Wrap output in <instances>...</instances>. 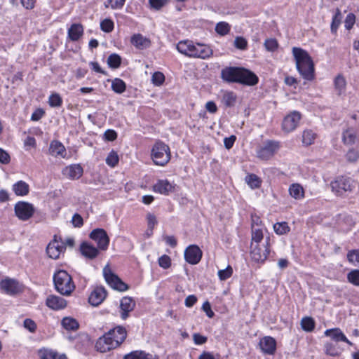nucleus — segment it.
Instances as JSON below:
<instances>
[{
  "label": "nucleus",
  "instance_id": "nucleus-1",
  "mask_svg": "<svg viewBox=\"0 0 359 359\" xmlns=\"http://www.w3.org/2000/svg\"><path fill=\"white\" fill-rule=\"evenodd\" d=\"M221 78L227 83H238L246 86H255L259 81L258 77L251 71L235 67L222 69Z\"/></svg>",
  "mask_w": 359,
  "mask_h": 359
},
{
  "label": "nucleus",
  "instance_id": "nucleus-2",
  "mask_svg": "<svg viewBox=\"0 0 359 359\" xmlns=\"http://www.w3.org/2000/svg\"><path fill=\"white\" fill-rule=\"evenodd\" d=\"M177 50L189 57L205 60L213 54L212 48L204 43H194L193 41H180L176 46Z\"/></svg>",
  "mask_w": 359,
  "mask_h": 359
},
{
  "label": "nucleus",
  "instance_id": "nucleus-3",
  "mask_svg": "<svg viewBox=\"0 0 359 359\" xmlns=\"http://www.w3.org/2000/svg\"><path fill=\"white\" fill-rule=\"evenodd\" d=\"M292 52L299 74L306 80H313L314 78V64L308 52L297 47H293Z\"/></svg>",
  "mask_w": 359,
  "mask_h": 359
},
{
  "label": "nucleus",
  "instance_id": "nucleus-4",
  "mask_svg": "<svg viewBox=\"0 0 359 359\" xmlns=\"http://www.w3.org/2000/svg\"><path fill=\"white\" fill-rule=\"evenodd\" d=\"M55 290L62 295L69 296L75 289L71 276L64 270H59L53 275Z\"/></svg>",
  "mask_w": 359,
  "mask_h": 359
},
{
  "label": "nucleus",
  "instance_id": "nucleus-5",
  "mask_svg": "<svg viewBox=\"0 0 359 359\" xmlns=\"http://www.w3.org/2000/svg\"><path fill=\"white\" fill-rule=\"evenodd\" d=\"M356 183L351 177L339 176L330 183L332 191L337 196H346L355 187Z\"/></svg>",
  "mask_w": 359,
  "mask_h": 359
},
{
  "label": "nucleus",
  "instance_id": "nucleus-6",
  "mask_svg": "<svg viewBox=\"0 0 359 359\" xmlns=\"http://www.w3.org/2000/svg\"><path fill=\"white\" fill-rule=\"evenodd\" d=\"M154 163L160 166H164L170 160L169 147L163 142H156L153 146L151 153Z\"/></svg>",
  "mask_w": 359,
  "mask_h": 359
},
{
  "label": "nucleus",
  "instance_id": "nucleus-7",
  "mask_svg": "<svg viewBox=\"0 0 359 359\" xmlns=\"http://www.w3.org/2000/svg\"><path fill=\"white\" fill-rule=\"evenodd\" d=\"M280 147L279 142L267 140L257 150V156L262 160H268L274 156Z\"/></svg>",
  "mask_w": 359,
  "mask_h": 359
},
{
  "label": "nucleus",
  "instance_id": "nucleus-8",
  "mask_svg": "<svg viewBox=\"0 0 359 359\" xmlns=\"http://www.w3.org/2000/svg\"><path fill=\"white\" fill-rule=\"evenodd\" d=\"M270 238L267 237L265 240V244L262 248L259 245H251L250 257L251 259L258 263H264L268 257L270 252Z\"/></svg>",
  "mask_w": 359,
  "mask_h": 359
},
{
  "label": "nucleus",
  "instance_id": "nucleus-9",
  "mask_svg": "<svg viewBox=\"0 0 359 359\" xmlns=\"http://www.w3.org/2000/svg\"><path fill=\"white\" fill-rule=\"evenodd\" d=\"M103 275L106 282L113 289L121 292H124L128 289V285L112 273L108 265L103 269Z\"/></svg>",
  "mask_w": 359,
  "mask_h": 359
},
{
  "label": "nucleus",
  "instance_id": "nucleus-10",
  "mask_svg": "<svg viewBox=\"0 0 359 359\" xmlns=\"http://www.w3.org/2000/svg\"><path fill=\"white\" fill-rule=\"evenodd\" d=\"M0 288L6 294L14 296L23 291V286L18 280L6 278L0 282Z\"/></svg>",
  "mask_w": 359,
  "mask_h": 359
},
{
  "label": "nucleus",
  "instance_id": "nucleus-11",
  "mask_svg": "<svg viewBox=\"0 0 359 359\" xmlns=\"http://www.w3.org/2000/svg\"><path fill=\"white\" fill-rule=\"evenodd\" d=\"M15 215L22 221H27L32 217L34 208L32 204L25 201L18 202L14 207Z\"/></svg>",
  "mask_w": 359,
  "mask_h": 359
},
{
  "label": "nucleus",
  "instance_id": "nucleus-12",
  "mask_svg": "<svg viewBox=\"0 0 359 359\" xmlns=\"http://www.w3.org/2000/svg\"><path fill=\"white\" fill-rule=\"evenodd\" d=\"M90 238L95 241L97 248L100 250H107L109 244V238L103 229H95L90 233Z\"/></svg>",
  "mask_w": 359,
  "mask_h": 359
},
{
  "label": "nucleus",
  "instance_id": "nucleus-13",
  "mask_svg": "<svg viewBox=\"0 0 359 359\" xmlns=\"http://www.w3.org/2000/svg\"><path fill=\"white\" fill-rule=\"evenodd\" d=\"M110 334L111 333L107 332L97 339L95 344L97 351L106 353L117 347V343L112 341Z\"/></svg>",
  "mask_w": 359,
  "mask_h": 359
},
{
  "label": "nucleus",
  "instance_id": "nucleus-14",
  "mask_svg": "<svg viewBox=\"0 0 359 359\" xmlns=\"http://www.w3.org/2000/svg\"><path fill=\"white\" fill-rule=\"evenodd\" d=\"M203 252L198 246L191 245L184 251L185 260L191 264H198L202 257Z\"/></svg>",
  "mask_w": 359,
  "mask_h": 359
},
{
  "label": "nucleus",
  "instance_id": "nucleus-15",
  "mask_svg": "<svg viewBox=\"0 0 359 359\" xmlns=\"http://www.w3.org/2000/svg\"><path fill=\"white\" fill-rule=\"evenodd\" d=\"M301 118V115L298 111H294L283 119L282 128L286 133L293 131L297 126Z\"/></svg>",
  "mask_w": 359,
  "mask_h": 359
},
{
  "label": "nucleus",
  "instance_id": "nucleus-16",
  "mask_svg": "<svg viewBox=\"0 0 359 359\" xmlns=\"http://www.w3.org/2000/svg\"><path fill=\"white\" fill-rule=\"evenodd\" d=\"M65 248L63 242L57 241L55 236V238L48 245L46 252L49 257L56 259L59 258L60 255L65 251Z\"/></svg>",
  "mask_w": 359,
  "mask_h": 359
},
{
  "label": "nucleus",
  "instance_id": "nucleus-17",
  "mask_svg": "<svg viewBox=\"0 0 359 359\" xmlns=\"http://www.w3.org/2000/svg\"><path fill=\"white\" fill-rule=\"evenodd\" d=\"M107 292L102 286H97L91 292L88 302L93 306H99L106 298Z\"/></svg>",
  "mask_w": 359,
  "mask_h": 359
},
{
  "label": "nucleus",
  "instance_id": "nucleus-18",
  "mask_svg": "<svg viewBox=\"0 0 359 359\" xmlns=\"http://www.w3.org/2000/svg\"><path fill=\"white\" fill-rule=\"evenodd\" d=\"M83 172V168L79 164L70 165L65 167L62 171L64 176L72 180L79 179Z\"/></svg>",
  "mask_w": 359,
  "mask_h": 359
},
{
  "label": "nucleus",
  "instance_id": "nucleus-19",
  "mask_svg": "<svg viewBox=\"0 0 359 359\" xmlns=\"http://www.w3.org/2000/svg\"><path fill=\"white\" fill-rule=\"evenodd\" d=\"M135 302L131 297H123L120 303L121 318L126 320L128 317V313L135 309Z\"/></svg>",
  "mask_w": 359,
  "mask_h": 359
},
{
  "label": "nucleus",
  "instance_id": "nucleus-20",
  "mask_svg": "<svg viewBox=\"0 0 359 359\" xmlns=\"http://www.w3.org/2000/svg\"><path fill=\"white\" fill-rule=\"evenodd\" d=\"M46 304L53 310H60L66 307L67 301L59 296L49 295L46 298Z\"/></svg>",
  "mask_w": 359,
  "mask_h": 359
},
{
  "label": "nucleus",
  "instance_id": "nucleus-21",
  "mask_svg": "<svg viewBox=\"0 0 359 359\" xmlns=\"http://www.w3.org/2000/svg\"><path fill=\"white\" fill-rule=\"evenodd\" d=\"M153 189L161 194L168 195L175 191V186L167 180H159L154 185Z\"/></svg>",
  "mask_w": 359,
  "mask_h": 359
},
{
  "label": "nucleus",
  "instance_id": "nucleus-22",
  "mask_svg": "<svg viewBox=\"0 0 359 359\" xmlns=\"http://www.w3.org/2000/svg\"><path fill=\"white\" fill-rule=\"evenodd\" d=\"M108 332L111 333L110 337H111L112 341L117 343V347L125 341L127 337V331L122 326H117Z\"/></svg>",
  "mask_w": 359,
  "mask_h": 359
},
{
  "label": "nucleus",
  "instance_id": "nucleus-23",
  "mask_svg": "<svg viewBox=\"0 0 359 359\" xmlns=\"http://www.w3.org/2000/svg\"><path fill=\"white\" fill-rule=\"evenodd\" d=\"M259 346L264 353L271 355L276 351V342L273 337H265L260 340Z\"/></svg>",
  "mask_w": 359,
  "mask_h": 359
},
{
  "label": "nucleus",
  "instance_id": "nucleus-24",
  "mask_svg": "<svg viewBox=\"0 0 359 359\" xmlns=\"http://www.w3.org/2000/svg\"><path fill=\"white\" fill-rule=\"evenodd\" d=\"M81 254L87 259H95L99 254L98 248H95L93 245L84 242L80 247Z\"/></svg>",
  "mask_w": 359,
  "mask_h": 359
},
{
  "label": "nucleus",
  "instance_id": "nucleus-25",
  "mask_svg": "<svg viewBox=\"0 0 359 359\" xmlns=\"http://www.w3.org/2000/svg\"><path fill=\"white\" fill-rule=\"evenodd\" d=\"M49 152L53 156H60L64 158L66 154V149L61 142L53 140L50 144Z\"/></svg>",
  "mask_w": 359,
  "mask_h": 359
},
{
  "label": "nucleus",
  "instance_id": "nucleus-26",
  "mask_svg": "<svg viewBox=\"0 0 359 359\" xmlns=\"http://www.w3.org/2000/svg\"><path fill=\"white\" fill-rule=\"evenodd\" d=\"M130 42L139 49H144L150 46V41L140 34H134L131 37Z\"/></svg>",
  "mask_w": 359,
  "mask_h": 359
},
{
  "label": "nucleus",
  "instance_id": "nucleus-27",
  "mask_svg": "<svg viewBox=\"0 0 359 359\" xmlns=\"http://www.w3.org/2000/svg\"><path fill=\"white\" fill-rule=\"evenodd\" d=\"M83 33V27L81 24H73L68 29V36L72 41H78Z\"/></svg>",
  "mask_w": 359,
  "mask_h": 359
},
{
  "label": "nucleus",
  "instance_id": "nucleus-28",
  "mask_svg": "<svg viewBox=\"0 0 359 359\" xmlns=\"http://www.w3.org/2000/svg\"><path fill=\"white\" fill-rule=\"evenodd\" d=\"M334 86L338 95L344 94L346 89V81L344 76L341 74L337 75L334 80Z\"/></svg>",
  "mask_w": 359,
  "mask_h": 359
},
{
  "label": "nucleus",
  "instance_id": "nucleus-29",
  "mask_svg": "<svg viewBox=\"0 0 359 359\" xmlns=\"http://www.w3.org/2000/svg\"><path fill=\"white\" fill-rule=\"evenodd\" d=\"M325 336L330 337L332 340L336 342L341 341V340H346V337L341 332L339 328H332L326 330L324 332Z\"/></svg>",
  "mask_w": 359,
  "mask_h": 359
},
{
  "label": "nucleus",
  "instance_id": "nucleus-30",
  "mask_svg": "<svg viewBox=\"0 0 359 359\" xmlns=\"http://www.w3.org/2000/svg\"><path fill=\"white\" fill-rule=\"evenodd\" d=\"M123 359H157V358L143 351H134L125 355Z\"/></svg>",
  "mask_w": 359,
  "mask_h": 359
},
{
  "label": "nucleus",
  "instance_id": "nucleus-31",
  "mask_svg": "<svg viewBox=\"0 0 359 359\" xmlns=\"http://www.w3.org/2000/svg\"><path fill=\"white\" fill-rule=\"evenodd\" d=\"M356 139V131L354 128H350L343 132L342 140L345 144H353Z\"/></svg>",
  "mask_w": 359,
  "mask_h": 359
},
{
  "label": "nucleus",
  "instance_id": "nucleus-32",
  "mask_svg": "<svg viewBox=\"0 0 359 359\" xmlns=\"http://www.w3.org/2000/svg\"><path fill=\"white\" fill-rule=\"evenodd\" d=\"M290 195L296 200L302 199L304 196L303 187L299 184H292L289 187Z\"/></svg>",
  "mask_w": 359,
  "mask_h": 359
},
{
  "label": "nucleus",
  "instance_id": "nucleus-33",
  "mask_svg": "<svg viewBox=\"0 0 359 359\" xmlns=\"http://www.w3.org/2000/svg\"><path fill=\"white\" fill-rule=\"evenodd\" d=\"M13 190L17 196H25L29 193V185L23 181H18L13 184Z\"/></svg>",
  "mask_w": 359,
  "mask_h": 359
},
{
  "label": "nucleus",
  "instance_id": "nucleus-34",
  "mask_svg": "<svg viewBox=\"0 0 359 359\" xmlns=\"http://www.w3.org/2000/svg\"><path fill=\"white\" fill-rule=\"evenodd\" d=\"M61 324L67 330H76L79 327V323L76 320L70 317L63 318Z\"/></svg>",
  "mask_w": 359,
  "mask_h": 359
},
{
  "label": "nucleus",
  "instance_id": "nucleus-35",
  "mask_svg": "<svg viewBox=\"0 0 359 359\" xmlns=\"http://www.w3.org/2000/svg\"><path fill=\"white\" fill-rule=\"evenodd\" d=\"M236 98L237 97L233 92L227 91L224 93L222 102L226 107H230L235 104Z\"/></svg>",
  "mask_w": 359,
  "mask_h": 359
},
{
  "label": "nucleus",
  "instance_id": "nucleus-36",
  "mask_svg": "<svg viewBox=\"0 0 359 359\" xmlns=\"http://www.w3.org/2000/svg\"><path fill=\"white\" fill-rule=\"evenodd\" d=\"M325 351L327 355L333 357L339 356L341 353V348L337 344L330 342L325 344Z\"/></svg>",
  "mask_w": 359,
  "mask_h": 359
},
{
  "label": "nucleus",
  "instance_id": "nucleus-37",
  "mask_svg": "<svg viewBox=\"0 0 359 359\" xmlns=\"http://www.w3.org/2000/svg\"><path fill=\"white\" fill-rule=\"evenodd\" d=\"M126 88V83L121 79L116 78L111 81V89L118 94L123 93Z\"/></svg>",
  "mask_w": 359,
  "mask_h": 359
},
{
  "label": "nucleus",
  "instance_id": "nucleus-38",
  "mask_svg": "<svg viewBox=\"0 0 359 359\" xmlns=\"http://www.w3.org/2000/svg\"><path fill=\"white\" fill-rule=\"evenodd\" d=\"M263 238L264 236L262 230L261 229H255L252 225L251 245H259Z\"/></svg>",
  "mask_w": 359,
  "mask_h": 359
},
{
  "label": "nucleus",
  "instance_id": "nucleus-39",
  "mask_svg": "<svg viewBox=\"0 0 359 359\" xmlns=\"http://www.w3.org/2000/svg\"><path fill=\"white\" fill-rule=\"evenodd\" d=\"M121 63V57L116 53L111 54L107 58V65L112 69H117Z\"/></svg>",
  "mask_w": 359,
  "mask_h": 359
},
{
  "label": "nucleus",
  "instance_id": "nucleus-40",
  "mask_svg": "<svg viewBox=\"0 0 359 359\" xmlns=\"http://www.w3.org/2000/svg\"><path fill=\"white\" fill-rule=\"evenodd\" d=\"M302 328L306 332H311L315 327V322L311 317H304L301 320Z\"/></svg>",
  "mask_w": 359,
  "mask_h": 359
},
{
  "label": "nucleus",
  "instance_id": "nucleus-41",
  "mask_svg": "<svg viewBox=\"0 0 359 359\" xmlns=\"http://www.w3.org/2000/svg\"><path fill=\"white\" fill-rule=\"evenodd\" d=\"M346 257L349 263L359 267V249L349 250Z\"/></svg>",
  "mask_w": 359,
  "mask_h": 359
},
{
  "label": "nucleus",
  "instance_id": "nucleus-42",
  "mask_svg": "<svg viewBox=\"0 0 359 359\" xmlns=\"http://www.w3.org/2000/svg\"><path fill=\"white\" fill-rule=\"evenodd\" d=\"M245 181L248 184L252 189L258 188L261 185V180L255 174H250L246 176Z\"/></svg>",
  "mask_w": 359,
  "mask_h": 359
},
{
  "label": "nucleus",
  "instance_id": "nucleus-43",
  "mask_svg": "<svg viewBox=\"0 0 359 359\" xmlns=\"http://www.w3.org/2000/svg\"><path fill=\"white\" fill-rule=\"evenodd\" d=\"M274 231L278 235H283L289 232L290 227L287 222H278L273 225Z\"/></svg>",
  "mask_w": 359,
  "mask_h": 359
},
{
  "label": "nucleus",
  "instance_id": "nucleus-44",
  "mask_svg": "<svg viewBox=\"0 0 359 359\" xmlns=\"http://www.w3.org/2000/svg\"><path fill=\"white\" fill-rule=\"evenodd\" d=\"M230 25L226 22H220L216 25L215 31L222 36L227 34L230 31Z\"/></svg>",
  "mask_w": 359,
  "mask_h": 359
},
{
  "label": "nucleus",
  "instance_id": "nucleus-45",
  "mask_svg": "<svg viewBox=\"0 0 359 359\" xmlns=\"http://www.w3.org/2000/svg\"><path fill=\"white\" fill-rule=\"evenodd\" d=\"M48 104L52 107H60L62 104V99L58 93H53L49 97Z\"/></svg>",
  "mask_w": 359,
  "mask_h": 359
},
{
  "label": "nucleus",
  "instance_id": "nucleus-46",
  "mask_svg": "<svg viewBox=\"0 0 359 359\" xmlns=\"http://www.w3.org/2000/svg\"><path fill=\"white\" fill-rule=\"evenodd\" d=\"M118 163V156L114 151H111L106 158V163L111 167H115Z\"/></svg>",
  "mask_w": 359,
  "mask_h": 359
},
{
  "label": "nucleus",
  "instance_id": "nucleus-47",
  "mask_svg": "<svg viewBox=\"0 0 359 359\" xmlns=\"http://www.w3.org/2000/svg\"><path fill=\"white\" fill-rule=\"evenodd\" d=\"M316 138V134L312 130H305L302 135V142L306 145L311 144Z\"/></svg>",
  "mask_w": 359,
  "mask_h": 359
},
{
  "label": "nucleus",
  "instance_id": "nucleus-48",
  "mask_svg": "<svg viewBox=\"0 0 359 359\" xmlns=\"http://www.w3.org/2000/svg\"><path fill=\"white\" fill-rule=\"evenodd\" d=\"M264 46L270 52H274L278 48V43L276 39L270 38L265 40Z\"/></svg>",
  "mask_w": 359,
  "mask_h": 359
},
{
  "label": "nucleus",
  "instance_id": "nucleus-49",
  "mask_svg": "<svg viewBox=\"0 0 359 359\" xmlns=\"http://www.w3.org/2000/svg\"><path fill=\"white\" fill-rule=\"evenodd\" d=\"M347 279L353 285L359 286V269H354L350 271L347 275Z\"/></svg>",
  "mask_w": 359,
  "mask_h": 359
},
{
  "label": "nucleus",
  "instance_id": "nucleus-50",
  "mask_svg": "<svg viewBox=\"0 0 359 359\" xmlns=\"http://www.w3.org/2000/svg\"><path fill=\"white\" fill-rule=\"evenodd\" d=\"M114 27V22L110 19L106 18L100 22V28L104 32L109 33L112 32Z\"/></svg>",
  "mask_w": 359,
  "mask_h": 359
},
{
  "label": "nucleus",
  "instance_id": "nucleus-51",
  "mask_svg": "<svg viewBox=\"0 0 359 359\" xmlns=\"http://www.w3.org/2000/svg\"><path fill=\"white\" fill-rule=\"evenodd\" d=\"M341 13L339 10H337V12L332 18V21L331 24V31L333 33H336L337 31V29L341 23Z\"/></svg>",
  "mask_w": 359,
  "mask_h": 359
},
{
  "label": "nucleus",
  "instance_id": "nucleus-52",
  "mask_svg": "<svg viewBox=\"0 0 359 359\" xmlns=\"http://www.w3.org/2000/svg\"><path fill=\"white\" fill-rule=\"evenodd\" d=\"M233 273V269L231 266H228L225 269L219 270L217 274L221 280H225L230 278Z\"/></svg>",
  "mask_w": 359,
  "mask_h": 359
},
{
  "label": "nucleus",
  "instance_id": "nucleus-53",
  "mask_svg": "<svg viewBox=\"0 0 359 359\" xmlns=\"http://www.w3.org/2000/svg\"><path fill=\"white\" fill-rule=\"evenodd\" d=\"M126 0H107L105 7H111L112 9H121L125 4Z\"/></svg>",
  "mask_w": 359,
  "mask_h": 359
},
{
  "label": "nucleus",
  "instance_id": "nucleus-54",
  "mask_svg": "<svg viewBox=\"0 0 359 359\" xmlns=\"http://www.w3.org/2000/svg\"><path fill=\"white\" fill-rule=\"evenodd\" d=\"M39 355L41 359H59L57 353L51 350L41 351Z\"/></svg>",
  "mask_w": 359,
  "mask_h": 359
},
{
  "label": "nucleus",
  "instance_id": "nucleus-55",
  "mask_svg": "<svg viewBox=\"0 0 359 359\" xmlns=\"http://www.w3.org/2000/svg\"><path fill=\"white\" fill-rule=\"evenodd\" d=\"M234 46L240 50H245L248 47V41L241 36H237L234 40Z\"/></svg>",
  "mask_w": 359,
  "mask_h": 359
},
{
  "label": "nucleus",
  "instance_id": "nucleus-56",
  "mask_svg": "<svg viewBox=\"0 0 359 359\" xmlns=\"http://www.w3.org/2000/svg\"><path fill=\"white\" fill-rule=\"evenodd\" d=\"M152 82L156 86L161 85L165 81V76L163 73L156 72L152 75Z\"/></svg>",
  "mask_w": 359,
  "mask_h": 359
},
{
  "label": "nucleus",
  "instance_id": "nucleus-57",
  "mask_svg": "<svg viewBox=\"0 0 359 359\" xmlns=\"http://www.w3.org/2000/svg\"><path fill=\"white\" fill-rule=\"evenodd\" d=\"M158 264L161 267L165 269H168L171 264L170 257L165 255L160 257L158 259Z\"/></svg>",
  "mask_w": 359,
  "mask_h": 359
},
{
  "label": "nucleus",
  "instance_id": "nucleus-58",
  "mask_svg": "<svg viewBox=\"0 0 359 359\" xmlns=\"http://www.w3.org/2000/svg\"><path fill=\"white\" fill-rule=\"evenodd\" d=\"M346 157L349 162H355L359 158V152L357 150L351 149L348 151Z\"/></svg>",
  "mask_w": 359,
  "mask_h": 359
},
{
  "label": "nucleus",
  "instance_id": "nucleus-59",
  "mask_svg": "<svg viewBox=\"0 0 359 359\" xmlns=\"http://www.w3.org/2000/svg\"><path fill=\"white\" fill-rule=\"evenodd\" d=\"M355 20V15L353 13H348L347 16L346 17L345 21H344V26L346 29H351Z\"/></svg>",
  "mask_w": 359,
  "mask_h": 359
},
{
  "label": "nucleus",
  "instance_id": "nucleus-60",
  "mask_svg": "<svg viewBox=\"0 0 359 359\" xmlns=\"http://www.w3.org/2000/svg\"><path fill=\"white\" fill-rule=\"evenodd\" d=\"M167 0H149L150 6L156 10L161 9L167 4Z\"/></svg>",
  "mask_w": 359,
  "mask_h": 359
},
{
  "label": "nucleus",
  "instance_id": "nucleus-61",
  "mask_svg": "<svg viewBox=\"0 0 359 359\" xmlns=\"http://www.w3.org/2000/svg\"><path fill=\"white\" fill-rule=\"evenodd\" d=\"M193 340L195 344L196 345H202L206 343L208 338L205 336H203L198 333H194L193 334Z\"/></svg>",
  "mask_w": 359,
  "mask_h": 359
},
{
  "label": "nucleus",
  "instance_id": "nucleus-62",
  "mask_svg": "<svg viewBox=\"0 0 359 359\" xmlns=\"http://www.w3.org/2000/svg\"><path fill=\"white\" fill-rule=\"evenodd\" d=\"M24 327L31 332H35L36 329V325L32 320L27 318L24 320Z\"/></svg>",
  "mask_w": 359,
  "mask_h": 359
},
{
  "label": "nucleus",
  "instance_id": "nucleus-63",
  "mask_svg": "<svg viewBox=\"0 0 359 359\" xmlns=\"http://www.w3.org/2000/svg\"><path fill=\"white\" fill-rule=\"evenodd\" d=\"M202 310L206 313L208 318H212L215 315L214 312L211 309L210 304L208 302L203 303L202 306Z\"/></svg>",
  "mask_w": 359,
  "mask_h": 359
},
{
  "label": "nucleus",
  "instance_id": "nucleus-64",
  "mask_svg": "<svg viewBox=\"0 0 359 359\" xmlns=\"http://www.w3.org/2000/svg\"><path fill=\"white\" fill-rule=\"evenodd\" d=\"M72 224L75 227H81L83 224V220L82 217L76 213L72 217Z\"/></svg>",
  "mask_w": 359,
  "mask_h": 359
}]
</instances>
